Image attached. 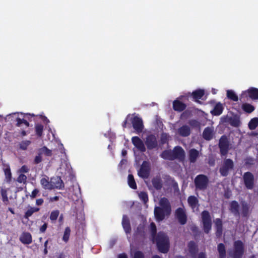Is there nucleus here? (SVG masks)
Returning a JSON list of instances; mask_svg holds the SVG:
<instances>
[{"instance_id":"f257e3e1","label":"nucleus","mask_w":258,"mask_h":258,"mask_svg":"<svg viewBox=\"0 0 258 258\" xmlns=\"http://www.w3.org/2000/svg\"><path fill=\"white\" fill-rule=\"evenodd\" d=\"M149 229L151 240L156 243L158 250L163 253H167L169 250L170 242L166 234L163 231L157 233L156 225L153 222L150 223Z\"/></svg>"},{"instance_id":"f03ea898","label":"nucleus","mask_w":258,"mask_h":258,"mask_svg":"<svg viewBox=\"0 0 258 258\" xmlns=\"http://www.w3.org/2000/svg\"><path fill=\"white\" fill-rule=\"evenodd\" d=\"M244 253V246L240 240H237L233 243V249L231 253L232 258H242Z\"/></svg>"},{"instance_id":"7ed1b4c3","label":"nucleus","mask_w":258,"mask_h":258,"mask_svg":"<svg viewBox=\"0 0 258 258\" xmlns=\"http://www.w3.org/2000/svg\"><path fill=\"white\" fill-rule=\"evenodd\" d=\"M234 162L231 159H225L219 169V172L223 176H227L229 172L234 168Z\"/></svg>"},{"instance_id":"20e7f679","label":"nucleus","mask_w":258,"mask_h":258,"mask_svg":"<svg viewBox=\"0 0 258 258\" xmlns=\"http://www.w3.org/2000/svg\"><path fill=\"white\" fill-rule=\"evenodd\" d=\"M201 216L204 232L208 234L212 228V220L210 213L208 211L204 210L202 212Z\"/></svg>"},{"instance_id":"39448f33","label":"nucleus","mask_w":258,"mask_h":258,"mask_svg":"<svg viewBox=\"0 0 258 258\" xmlns=\"http://www.w3.org/2000/svg\"><path fill=\"white\" fill-rule=\"evenodd\" d=\"M209 179L207 176L204 174H199L195 179V184L197 189L205 190L207 188Z\"/></svg>"},{"instance_id":"423d86ee","label":"nucleus","mask_w":258,"mask_h":258,"mask_svg":"<svg viewBox=\"0 0 258 258\" xmlns=\"http://www.w3.org/2000/svg\"><path fill=\"white\" fill-rule=\"evenodd\" d=\"M218 145L221 155L222 156L227 155L229 148V141L226 136L223 135L221 137Z\"/></svg>"},{"instance_id":"0eeeda50","label":"nucleus","mask_w":258,"mask_h":258,"mask_svg":"<svg viewBox=\"0 0 258 258\" xmlns=\"http://www.w3.org/2000/svg\"><path fill=\"white\" fill-rule=\"evenodd\" d=\"M150 170V163L147 161H144L138 171V175L142 178L147 179L149 177Z\"/></svg>"},{"instance_id":"6e6552de","label":"nucleus","mask_w":258,"mask_h":258,"mask_svg":"<svg viewBox=\"0 0 258 258\" xmlns=\"http://www.w3.org/2000/svg\"><path fill=\"white\" fill-rule=\"evenodd\" d=\"M243 180L244 185L247 189H253L254 185V177L251 172L247 171L244 173Z\"/></svg>"},{"instance_id":"1a4fd4ad","label":"nucleus","mask_w":258,"mask_h":258,"mask_svg":"<svg viewBox=\"0 0 258 258\" xmlns=\"http://www.w3.org/2000/svg\"><path fill=\"white\" fill-rule=\"evenodd\" d=\"M132 123L133 128L137 133L139 134L143 132L144 124L141 118L137 116H134L132 119Z\"/></svg>"},{"instance_id":"9d476101","label":"nucleus","mask_w":258,"mask_h":258,"mask_svg":"<svg viewBox=\"0 0 258 258\" xmlns=\"http://www.w3.org/2000/svg\"><path fill=\"white\" fill-rule=\"evenodd\" d=\"M172 154L173 160L178 159L182 161L185 158V152L182 148L180 146H175L172 150Z\"/></svg>"},{"instance_id":"9b49d317","label":"nucleus","mask_w":258,"mask_h":258,"mask_svg":"<svg viewBox=\"0 0 258 258\" xmlns=\"http://www.w3.org/2000/svg\"><path fill=\"white\" fill-rule=\"evenodd\" d=\"M145 144L149 150H152L158 146V142L156 137L153 135H148L145 141Z\"/></svg>"},{"instance_id":"f8f14e48","label":"nucleus","mask_w":258,"mask_h":258,"mask_svg":"<svg viewBox=\"0 0 258 258\" xmlns=\"http://www.w3.org/2000/svg\"><path fill=\"white\" fill-rule=\"evenodd\" d=\"M165 209L161 208L160 207H156L154 208V216L157 221L160 222L163 220L166 216H168Z\"/></svg>"},{"instance_id":"ddd939ff","label":"nucleus","mask_w":258,"mask_h":258,"mask_svg":"<svg viewBox=\"0 0 258 258\" xmlns=\"http://www.w3.org/2000/svg\"><path fill=\"white\" fill-rule=\"evenodd\" d=\"M175 216L180 224L184 225L186 223L187 216L182 208H178L175 210Z\"/></svg>"},{"instance_id":"4468645a","label":"nucleus","mask_w":258,"mask_h":258,"mask_svg":"<svg viewBox=\"0 0 258 258\" xmlns=\"http://www.w3.org/2000/svg\"><path fill=\"white\" fill-rule=\"evenodd\" d=\"M132 141L133 145L140 151L144 152L146 151V148L142 140L137 136L132 137Z\"/></svg>"},{"instance_id":"2eb2a0df","label":"nucleus","mask_w":258,"mask_h":258,"mask_svg":"<svg viewBox=\"0 0 258 258\" xmlns=\"http://www.w3.org/2000/svg\"><path fill=\"white\" fill-rule=\"evenodd\" d=\"M159 205L161 208L165 209L167 214H170L171 207L169 200L166 198H162L159 201Z\"/></svg>"},{"instance_id":"dca6fc26","label":"nucleus","mask_w":258,"mask_h":258,"mask_svg":"<svg viewBox=\"0 0 258 258\" xmlns=\"http://www.w3.org/2000/svg\"><path fill=\"white\" fill-rule=\"evenodd\" d=\"M187 203L189 207L194 211L195 209L198 210L200 205L198 198L194 196H190L187 198Z\"/></svg>"},{"instance_id":"f3484780","label":"nucleus","mask_w":258,"mask_h":258,"mask_svg":"<svg viewBox=\"0 0 258 258\" xmlns=\"http://www.w3.org/2000/svg\"><path fill=\"white\" fill-rule=\"evenodd\" d=\"M19 239L24 244H29L32 242L31 234L28 232H24L21 235Z\"/></svg>"},{"instance_id":"a211bd4d","label":"nucleus","mask_w":258,"mask_h":258,"mask_svg":"<svg viewBox=\"0 0 258 258\" xmlns=\"http://www.w3.org/2000/svg\"><path fill=\"white\" fill-rule=\"evenodd\" d=\"M122 225L126 234L130 233L132 230L130 221L127 215H124L122 216Z\"/></svg>"},{"instance_id":"6ab92c4d","label":"nucleus","mask_w":258,"mask_h":258,"mask_svg":"<svg viewBox=\"0 0 258 258\" xmlns=\"http://www.w3.org/2000/svg\"><path fill=\"white\" fill-rule=\"evenodd\" d=\"M53 182L50 179V180H49V178L47 176H45V177H43L40 180V183L45 189H49L51 190L53 189L52 183Z\"/></svg>"},{"instance_id":"aec40b11","label":"nucleus","mask_w":258,"mask_h":258,"mask_svg":"<svg viewBox=\"0 0 258 258\" xmlns=\"http://www.w3.org/2000/svg\"><path fill=\"white\" fill-rule=\"evenodd\" d=\"M186 107V105L178 100H175L173 102V108L176 111L181 112L183 111Z\"/></svg>"},{"instance_id":"412c9836","label":"nucleus","mask_w":258,"mask_h":258,"mask_svg":"<svg viewBox=\"0 0 258 258\" xmlns=\"http://www.w3.org/2000/svg\"><path fill=\"white\" fill-rule=\"evenodd\" d=\"M178 134L183 137H186L190 135L191 130L187 125H183L178 129Z\"/></svg>"},{"instance_id":"4be33fe9","label":"nucleus","mask_w":258,"mask_h":258,"mask_svg":"<svg viewBox=\"0 0 258 258\" xmlns=\"http://www.w3.org/2000/svg\"><path fill=\"white\" fill-rule=\"evenodd\" d=\"M199 156V152L197 150L193 148L188 151V159L190 163H195Z\"/></svg>"},{"instance_id":"5701e85b","label":"nucleus","mask_w":258,"mask_h":258,"mask_svg":"<svg viewBox=\"0 0 258 258\" xmlns=\"http://www.w3.org/2000/svg\"><path fill=\"white\" fill-rule=\"evenodd\" d=\"M40 208L36 207H31L29 206L28 209L25 212L24 217L27 220H29V218L33 215V214L36 212L40 211Z\"/></svg>"},{"instance_id":"b1692460","label":"nucleus","mask_w":258,"mask_h":258,"mask_svg":"<svg viewBox=\"0 0 258 258\" xmlns=\"http://www.w3.org/2000/svg\"><path fill=\"white\" fill-rule=\"evenodd\" d=\"M239 206L238 202L236 201H232L230 203L229 210L230 212L233 214L235 216H239Z\"/></svg>"},{"instance_id":"393cba45","label":"nucleus","mask_w":258,"mask_h":258,"mask_svg":"<svg viewBox=\"0 0 258 258\" xmlns=\"http://www.w3.org/2000/svg\"><path fill=\"white\" fill-rule=\"evenodd\" d=\"M213 129L210 127H207L204 129L203 133V137L205 140L210 141L213 139Z\"/></svg>"},{"instance_id":"a878e982","label":"nucleus","mask_w":258,"mask_h":258,"mask_svg":"<svg viewBox=\"0 0 258 258\" xmlns=\"http://www.w3.org/2000/svg\"><path fill=\"white\" fill-rule=\"evenodd\" d=\"M51 180L53 182L52 187L53 189H62L64 187V184L59 177L51 178Z\"/></svg>"},{"instance_id":"bb28decb","label":"nucleus","mask_w":258,"mask_h":258,"mask_svg":"<svg viewBox=\"0 0 258 258\" xmlns=\"http://www.w3.org/2000/svg\"><path fill=\"white\" fill-rule=\"evenodd\" d=\"M205 94V91L203 89H198L192 93V97L195 101L200 102L199 99H201Z\"/></svg>"},{"instance_id":"cd10ccee","label":"nucleus","mask_w":258,"mask_h":258,"mask_svg":"<svg viewBox=\"0 0 258 258\" xmlns=\"http://www.w3.org/2000/svg\"><path fill=\"white\" fill-rule=\"evenodd\" d=\"M229 123L233 127H238L240 125V118L237 115L230 117L228 118Z\"/></svg>"},{"instance_id":"c85d7f7f","label":"nucleus","mask_w":258,"mask_h":258,"mask_svg":"<svg viewBox=\"0 0 258 258\" xmlns=\"http://www.w3.org/2000/svg\"><path fill=\"white\" fill-rule=\"evenodd\" d=\"M248 95L250 98L252 100L258 99V89L251 87L247 91Z\"/></svg>"},{"instance_id":"c756f323","label":"nucleus","mask_w":258,"mask_h":258,"mask_svg":"<svg viewBox=\"0 0 258 258\" xmlns=\"http://www.w3.org/2000/svg\"><path fill=\"white\" fill-rule=\"evenodd\" d=\"M223 110V107L222 104L220 103H217L212 111H211V113L213 115L218 116L222 114Z\"/></svg>"},{"instance_id":"7c9ffc66","label":"nucleus","mask_w":258,"mask_h":258,"mask_svg":"<svg viewBox=\"0 0 258 258\" xmlns=\"http://www.w3.org/2000/svg\"><path fill=\"white\" fill-rule=\"evenodd\" d=\"M217 250L219 252V258H226V251L225 245L223 243H220L218 244Z\"/></svg>"},{"instance_id":"2f4dec72","label":"nucleus","mask_w":258,"mask_h":258,"mask_svg":"<svg viewBox=\"0 0 258 258\" xmlns=\"http://www.w3.org/2000/svg\"><path fill=\"white\" fill-rule=\"evenodd\" d=\"M188 248L189 253L192 255H195L198 252V246L194 241H190L188 243Z\"/></svg>"},{"instance_id":"473e14b6","label":"nucleus","mask_w":258,"mask_h":258,"mask_svg":"<svg viewBox=\"0 0 258 258\" xmlns=\"http://www.w3.org/2000/svg\"><path fill=\"white\" fill-rule=\"evenodd\" d=\"M161 158L165 160L173 161V156L171 150H165L160 155Z\"/></svg>"},{"instance_id":"72a5a7b5","label":"nucleus","mask_w":258,"mask_h":258,"mask_svg":"<svg viewBox=\"0 0 258 258\" xmlns=\"http://www.w3.org/2000/svg\"><path fill=\"white\" fill-rule=\"evenodd\" d=\"M152 183L153 187L157 190H160L162 187V180L159 177L152 179Z\"/></svg>"},{"instance_id":"f704fd0d","label":"nucleus","mask_w":258,"mask_h":258,"mask_svg":"<svg viewBox=\"0 0 258 258\" xmlns=\"http://www.w3.org/2000/svg\"><path fill=\"white\" fill-rule=\"evenodd\" d=\"M241 214L243 217H247L249 215V206L248 204L243 202L241 203Z\"/></svg>"},{"instance_id":"c9c22d12","label":"nucleus","mask_w":258,"mask_h":258,"mask_svg":"<svg viewBox=\"0 0 258 258\" xmlns=\"http://www.w3.org/2000/svg\"><path fill=\"white\" fill-rule=\"evenodd\" d=\"M241 108L245 112L247 113H250L252 112L255 109L254 106L248 103L242 104Z\"/></svg>"},{"instance_id":"e433bc0d","label":"nucleus","mask_w":258,"mask_h":258,"mask_svg":"<svg viewBox=\"0 0 258 258\" xmlns=\"http://www.w3.org/2000/svg\"><path fill=\"white\" fill-rule=\"evenodd\" d=\"M127 183L129 186L133 189H136L137 188V186L135 180L134 179V177L133 174H130L127 177Z\"/></svg>"},{"instance_id":"4c0bfd02","label":"nucleus","mask_w":258,"mask_h":258,"mask_svg":"<svg viewBox=\"0 0 258 258\" xmlns=\"http://www.w3.org/2000/svg\"><path fill=\"white\" fill-rule=\"evenodd\" d=\"M227 97L233 101H237L238 97L235 93L232 90H228L226 92Z\"/></svg>"},{"instance_id":"58836bf2","label":"nucleus","mask_w":258,"mask_h":258,"mask_svg":"<svg viewBox=\"0 0 258 258\" xmlns=\"http://www.w3.org/2000/svg\"><path fill=\"white\" fill-rule=\"evenodd\" d=\"M258 126V118H252L248 123V127L251 130H255Z\"/></svg>"},{"instance_id":"ea45409f","label":"nucleus","mask_w":258,"mask_h":258,"mask_svg":"<svg viewBox=\"0 0 258 258\" xmlns=\"http://www.w3.org/2000/svg\"><path fill=\"white\" fill-rule=\"evenodd\" d=\"M59 215V211L58 210H53L51 212L50 214V220L52 223H54L58 218Z\"/></svg>"},{"instance_id":"a19ab883","label":"nucleus","mask_w":258,"mask_h":258,"mask_svg":"<svg viewBox=\"0 0 258 258\" xmlns=\"http://www.w3.org/2000/svg\"><path fill=\"white\" fill-rule=\"evenodd\" d=\"M44 126L41 124H36L35 126L36 135L38 137H41L43 134Z\"/></svg>"},{"instance_id":"79ce46f5","label":"nucleus","mask_w":258,"mask_h":258,"mask_svg":"<svg viewBox=\"0 0 258 258\" xmlns=\"http://www.w3.org/2000/svg\"><path fill=\"white\" fill-rule=\"evenodd\" d=\"M31 142L29 140L22 141L19 143V148L22 150H26Z\"/></svg>"},{"instance_id":"37998d69","label":"nucleus","mask_w":258,"mask_h":258,"mask_svg":"<svg viewBox=\"0 0 258 258\" xmlns=\"http://www.w3.org/2000/svg\"><path fill=\"white\" fill-rule=\"evenodd\" d=\"M70 233H71L70 228L69 227H66L65 228L64 232V233H63V237H62V240L66 243H67L69 241V238H70Z\"/></svg>"},{"instance_id":"c03bdc74","label":"nucleus","mask_w":258,"mask_h":258,"mask_svg":"<svg viewBox=\"0 0 258 258\" xmlns=\"http://www.w3.org/2000/svg\"><path fill=\"white\" fill-rule=\"evenodd\" d=\"M139 197L145 204H146L148 202V195L145 191L140 192L139 194Z\"/></svg>"},{"instance_id":"a18cd8bd","label":"nucleus","mask_w":258,"mask_h":258,"mask_svg":"<svg viewBox=\"0 0 258 258\" xmlns=\"http://www.w3.org/2000/svg\"><path fill=\"white\" fill-rule=\"evenodd\" d=\"M136 233L137 235H140L143 238L145 237V232L144 226L140 225L139 226L137 227Z\"/></svg>"},{"instance_id":"49530a36","label":"nucleus","mask_w":258,"mask_h":258,"mask_svg":"<svg viewBox=\"0 0 258 258\" xmlns=\"http://www.w3.org/2000/svg\"><path fill=\"white\" fill-rule=\"evenodd\" d=\"M4 173L7 180L8 181H11L12 178V173L10 167H8L4 169Z\"/></svg>"},{"instance_id":"de8ad7c7","label":"nucleus","mask_w":258,"mask_h":258,"mask_svg":"<svg viewBox=\"0 0 258 258\" xmlns=\"http://www.w3.org/2000/svg\"><path fill=\"white\" fill-rule=\"evenodd\" d=\"M27 176L24 174H20L17 178V181L19 183H26L27 180Z\"/></svg>"},{"instance_id":"09e8293b","label":"nucleus","mask_w":258,"mask_h":258,"mask_svg":"<svg viewBox=\"0 0 258 258\" xmlns=\"http://www.w3.org/2000/svg\"><path fill=\"white\" fill-rule=\"evenodd\" d=\"M216 229H223V224L222 220L220 218H217L215 221Z\"/></svg>"},{"instance_id":"8fccbe9b","label":"nucleus","mask_w":258,"mask_h":258,"mask_svg":"<svg viewBox=\"0 0 258 258\" xmlns=\"http://www.w3.org/2000/svg\"><path fill=\"white\" fill-rule=\"evenodd\" d=\"M1 195L2 197L3 201L4 202H8L9 201V199L8 198L7 191L5 189H2Z\"/></svg>"},{"instance_id":"3c124183","label":"nucleus","mask_w":258,"mask_h":258,"mask_svg":"<svg viewBox=\"0 0 258 258\" xmlns=\"http://www.w3.org/2000/svg\"><path fill=\"white\" fill-rule=\"evenodd\" d=\"M133 258H145V255L142 251L137 250L134 252Z\"/></svg>"},{"instance_id":"603ef678","label":"nucleus","mask_w":258,"mask_h":258,"mask_svg":"<svg viewBox=\"0 0 258 258\" xmlns=\"http://www.w3.org/2000/svg\"><path fill=\"white\" fill-rule=\"evenodd\" d=\"M189 124L194 127H197L200 126L199 122L196 119H192L189 121Z\"/></svg>"},{"instance_id":"864d4df0","label":"nucleus","mask_w":258,"mask_h":258,"mask_svg":"<svg viewBox=\"0 0 258 258\" xmlns=\"http://www.w3.org/2000/svg\"><path fill=\"white\" fill-rule=\"evenodd\" d=\"M39 193V190L37 188H35L31 192V194L30 195L31 199H33L35 198Z\"/></svg>"},{"instance_id":"5fc2aeb1","label":"nucleus","mask_w":258,"mask_h":258,"mask_svg":"<svg viewBox=\"0 0 258 258\" xmlns=\"http://www.w3.org/2000/svg\"><path fill=\"white\" fill-rule=\"evenodd\" d=\"M43 150L44 152V155L46 156H51L52 151L47 148L46 146H43Z\"/></svg>"},{"instance_id":"6e6d98bb","label":"nucleus","mask_w":258,"mask_h":258,"mask_svg":"<svg viewBox=\"0 0 258 258\" xmlns=\"http://www.w3.org/2000/svg\"><path fill=\"white\" fill-rule=\"evenodd\" d=\"M42 160V157L40 155H38L35 156L34 160V163L35 164H38L40 163Z\"/></svg>"},{"instance_id":"4d7b16f0","label":"nucleus","mask_w":258,"mask_h":258,"mask_svg":"<svg viewBox=\"0 0 258 258\" xmlns=\"http://www.w3.org/2000/svg\"><path fill=\"white\" fill-rule=\"evenodd\" d=\"M29 171V168L25 165H23L19 170L20 172L21 173H27Z\"/></svg>"},{"instance_id":"13d9d810","label":"nucleus","mask_w":258,"mask_h":258,"mask_svg":"<svg viewBox=\"0 0 258 258\" xmlns=\"http://www.w3.org/2000/svg\"><path fill=\"white\" fill-rule=\"evenodd\" d=\"M47 228V223H44L40 228L39 231L40 233H44Z\"/></svg>"},{"instance_id":"bf43d9fd","label":"nucleus","mask_w":258,"mask_h":258,"mask_svg":"<svg viewBox=\"0 0 258 258\" xmlns=\"http://www.w3.org/2000/svg\"><path fill=\"white\" fill-rule=\"evenodd\" d=\"M223 229H216V235L217 237H220L222 234Z\"/></svg>"},{"instance_id":"052dcab7","label":"nucleus","mask_w":258,"mask_h":258,"mask_svg":"<svg viewBox=\"0 0 258 258\" xmlns=\"http://www.w3.org/2000/svg\"><path fill=\"white\" fill-rule=\"evenodd\" d=\"M24 119H21L19 117H17L16 118V121H17V123H16V126H18V127H20L21 125V124H22V122H23V120Z\"/></svg>"},{"instance_id":"680f3d73","label":"nucleus","mask_w":258,"mask_h":258,"mask_svg":"<svg viewBox=\"0 0 258 258\" xmlns=\"http://www.w3.org/2000/svg\"><path fill=\"white\" fill-rule=\"evenodd\" d=\"M44 203V200L43 199H38L36 201V205L39 206H41Z\"/></svg>"},{"instance_id":"e2e57ef3","label":"nucleus","mask_w":258,"mask_h":258,"mask_svg":"<svg viewBox=\"0 0 258 258\" xmlns=\"http://www.w3.org/2000/svg\"><path fill=\"white\" fill-rule=\"evenodd\" d=\"M37 154L40 155L41 157H42V155H44V150H43V147L41 148H40V149H39L38 150Z\"/></svg>"},{"instance_id":"0e129e2a","label":"nucleus","mask_w":258,"mask_h":258,"mask_svg":"<svg viewBox=\"0 0 258 258\" xmlns=\"http://www.w3.org/2000/svg\"><path fill=\"white\" fill-rule=\"evenodd\" d=\"M198 258H206V254L205 252H201L199 253Z\"/></svg>"},{"instance_id":"69168bd1","label":"nucleus","mask_w":258,"mask_h":258,"mask_svg":"<svg viewBox=\"0 0 258 258\" xmlns=\"http://www.w3.org/2000/svg\"><path fill=\"white\" fill-rule=\"evenodd\" d=\"M118 258H128V257L126 253H122L118 254Z\"/></svg>"},{"instance_id":"338daca9","label":"nucleus","mask_w":258,"mask_h":258,"mask_svg":"<svg viewBox=\"0 0 258 258\" xmlns=\"http://www.w3.org/2000/svg\"><path fill=\"white\" fill-rule=\"evenodd\" d=\"M59 200V197L58 196H54L53 197H50V201L51 202H54V201H57Z\"/></svg>"},{"instance_id":"774afa93","label":"nucleus","mask_w":258,"mask_h":258,"mask_svg":"<svg viewBox=\"0 0 258 258\" xmlns=\"http://www.w3.org/2000/svg\"><path fill=\"white\" fill-rule=\"evenodd\" d=\"M42 116V119L43 120V121L46 123H48V122H49V119L46 117V116Z\"/></svg>"}]
</instances>
